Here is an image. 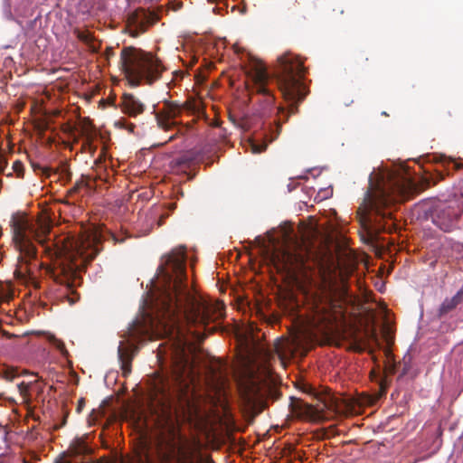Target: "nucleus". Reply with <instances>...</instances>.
Here are the masks:
<instances>
[{"instance_id": "nucleus-2", "label": "nucleus", "mask_w": 463, "mask_h": 463, "mask_svg": "<svg viewBox=\"0 0 463 463\" xmlns=\"http://www.w3.org/2000/svg\"><path fill=\"white\" fill-rule=\"evenodd\" d=\"M369 181L370 188L365 196L366 207L377 213L381 206L394 201L392 194H405L414 185L402 169L373 172Z\"/></svg>"}, {"instance_id": "nucleus-15", "label": "nucleus", "mask_w": 463, "mask_h": 463, "mask_svg": "<svg viewBox=\"0 0 463 463\" xmlns=\"http://www.w3.org/2000/svg\"><path fill=\"white\" fill-rule=\"evenodd\" d=\"M180 109L177 106H167L156 116L157 124L160 128L168 129L175 125V118L179 114Z\"/></svg>"}, {"instance_id": "nucleus-23", "label": "nucleus", "mask_w": 463, "mask_h": 463, "mask_svg": "<svg viewBox=\"0 0 463 463\" xmlns=\"http://www.w3.org/2000/svg\"><path fill=\"white\" fill-rule=\"evenodd\" d=\"M115 124H116V126H118L120 128H125V123L121 120L117 121Z\"/></svg>"}, {"instance_id": "nucleus-19", "label": "nucleus", "mask_w": 463, "mask_h": 463, "mask_svg": "<svg viewBox=\"0 0 463 463\" xmlns=\"http://www.w3.org/2000/svg\"><path fill=\"white\" fill-rule=\"evenodd\" d=\"M459 298H460V292H458L451 299H446L441 306V309L444 311H448V310L453 308L459 302Z\"/></svg>"}, {"instance_id": "nucleus-11", "label": "nucleus", "mask_w": 463, "mask_h": 463, "mask_svg": "<svg viewBox=\"0 0 463 463\" xmlns=\"http://www.w3.org/2000/svg\"><path fill=\"white\" fill-rule=\"evenodd\" d=\"M196 449L194 442H190L183 437H178L172 444L167 445L165 450L162 453V460L175 458L177 461L187 458L193 455Z\"/></svg>"}, {"instance_id": "nucleus-5", "label": "nucleus", "mask_w": 463, "mask_h": 463, "mask_svg": "<svg viewBox=\"0 0 463 463\" xmlns=\"http://www.w3.org/2000/svg\"><path fill=\"white\" fill-rule=\"evenodd\" d=\"M121 64L124 73L132 86H137L142 80L150 83L163 71L159 61L152 54L132 47L122 51Z\"/></svg>"}, {"instance_id": "nucleus-21", "label": "nucleus", "mask_w": 463, "mask_h": 463, "mask_svg": "<svg viewBox=\"0 0 463 463\" xmlns=\"http://www.w3.org/2000/svg\"><path fill=\"white\" fill-rule=\"evenodd\" d=\"M17 387H18L19 392L22 395L25 396L28 392V389H29L30 385H29V383H25L23 382V383H19L17 385Z\"/></svg>"}, {"instance_id": "nucleus-20", "label": "nucleus", "mask_w": 463, "mask_h": 463, "mask_svg": "<svg viewBox=\"0 0 463 463\" xmlns=\"http://www.w3.org/2000/svg\"><path fill=\"white\" fill-rule=\"evenodd\" d=\"M137 459L138 463H153L147 451H144L143 454H139Z\"/></svg>"}, {"instance_id": "nucleus-17", "label": "nucleus", "mask_w": 463, "mask_h": 463, "mask_svg": "<svg viewBox=\"0 0 463 463\" xmlns=\"http://www.w3.org/2000/svg\"><path fill=\"white\" fill-rule=\"evenodd\" d=\"M377 335L373 328L366 329L363 336L359 339L357 349L359 351L370 346L372 343H377Z\"/></svg>"}, {"instance_id": "nucleus-1", "label": "nucleus", "mask_w": 463, "mask_h": 463, "mask_svg": "<svg viewBox=\"0 0 463 463\" xmlns=\"http://www.w3.org/2000/svg\"><path fill=\"white\" fill-rule=\"evenodd\" d=\"M185 269L184 248L179 247L162 258L156 276L151 280V288L141 305V317L137 319L129 330L128 339L119 342L118 357L123 364L128 363L135 351L139 335L147 334L156 337H167L171 342L173 352L180 360L188 359L185 350L190 347V340L185 330L180 326L181 317L187 325L203 326L210 320L223 316L222 302L207 303L197 299L184 284ZM175 373V381L179 384L176 397L170 399L163 392L160 418L164 424L174 428L179 419L193 420L199 417L194 387H189V372Z\"/></svg>"}, {"instance_id": "nucleus-6", "label": "nucleus", "mask_w": 463, "mask_h": 463, "mask_svg": "<svg viewBox=\"0 0 463 463\" xmlns=\"http://www.w3.org/2000/svg\"><path fill=\"white\" fill-rule=\"evenodd\" d=\"M100 235L97 231H86L79 237L64 239L56 254L71 264V269H80L99 252Z\"/></svg>"}, {"instance_id": "nucleus-13", "label": "nucleus", "mask_w": 463, "mask_h": 463, "mask_svg": "<svg viewBox=\"0 0 463 463\" xmlns=\"http://www.w3.org/2000/svg\"><path fill=\"white\" fill-rule=\"evenodd\" d=\"M299 345L300 340L298 336L279 339L276 341L274 344V350L281 365H284V360L290 357Z\"/></svg>"}, {"instance_id": "nucleus-12", "label": "nucleus", "mask_w": 463, "mask_h": 463, "mask_svg": "<svg viewBox=\"0 0 463 463\" xmlns=\"http://www.w3.org/2000/svg\"><path fill=\"white\" fill-rule=\"evenodd\" d=\"M245 70L247 76L256 85V90L266 93L265 83L268 80V75L262 62L257 59H251Z\"/></svg>"}, {"instance_id": "nucleus-26", "label": "nucleus", "mask_w": 463, "mask_h": 463, "mask_svg": "<svg viewBox=\"0 0 463 463\" xmlns=\"http://www.w3.org/2000/svg\"><path fill=\"white\" fill-rule=\"evenodd\" d=\"M334 410H335V411H340V408H339V406H338V405H335V407L334 408Z\"/></svg>"}, {"instance_id": "nucleus-3", "label": "nucleus", "mask_w": 463, "mask_h": 463, "mask_svg": "<svg viewBox=\"0 0 463 463\" xmlns=\"http://www.w3.org/2000/svg\"><path fill=\"white\" fill-rule=\"evenodd\" d=\"M14 234V242L20 251L19 263L15 269V274L19 278H25L31 273V268L25 259H32L35 255V249L32 243V239L37 240L39 243H43V236L50 231L47 221H38L35 224L31 222L27 216L15 214L11 221Z\"/></svg>"}, {"instance_id": "nucleus-7", "label": "nucleus", "mask_w": 463, "mask_h": 463, "mask_svg": "<svg viewBox=\"0 0 463 463\" xmlns=\"http://www.w3.org/2000/svg\"><path fill=\"white\" fill-rule=\"evenodd\" d=\"M291 241L286 228L267 232L266 238L260 241L266 258L279 271L294 275L298 258L291 252L287 244Z\"/></svg>"}, {"instance_id": "nucleus-18", "label": "nucleus", "mask_w": 463, "mask_h": 463, "mask_svg": "<svg viewBox=\"0 0 463 463\" xmlns=\"http://www.w3.org/2000/svg\"><path fill=\"white\" fill-rule=\"evenodd\" d=\"M46 339L53 345L63 355L67 354V350L65 349L64 344L60 339H57L55 335L51 333H45Z\"/></svg>"}, {"instance_id": "nucleus-14", "label": "nucleus", "mask_w": 463, "mask_h": 463, "mask_svg": "<svg viewBox=\"0 0 463 463\" xmlns=\"http://www.w3.org/2000/svg\"><path fill=\"white\" fill-rule=\"evenodd\" d=\"M460 214L459 211H456L451 207L448 209L440 210L437 214V220L435 222L440 229L444 231H449L454 220L458 219Z\"/></svg>"}, {"instance_id": "nucleus-24", "label": "nucleus", "mask_w": 463, "mask_h": 463, "mask_svg": "<svg viewBox=\"0 0 463 463\" xmlns=\"http://www.w3.org/2000/svg\"><path fill=\"white\" fill-rule=\"evenodd\" d=\"M133 128H134V125H132V124H131V125H129V126L128 127V129L130 132H132V131H133Z\"/></svg>"}, {"instance_id": "nucleus-16", "label": "nucleus", "mask_w": 463, "mask_h": 463, "mask_svg": "<svg viewBox=\"0 0 463 463\" xmlns=\"http://www.w3.org/2000/svg\"><path fill=\"white\" fill-rule=\"evenodd\" d=\"M144 104L132 94H124L122 100L123 111L129 116L135 117L144 110Z\"/></svg>"}, {"instance_id": "nucleus-25", "label": "nucleus", "mask_w": 463, "mask_h": 463, "mask_svg": "<svg viewBox=\"0 0 463 463\" xmlns=\"http://www.w3.org/2000/svg\"><path fill=\"white\" fill-rule=\"evenodd\" d=\"M69 301L71 304H72L75 302V299L73 298H69Z\"/></svg>"}, {"instance_id": "nucleus-8", "label": "nucleus", "mask_w": 463, "mask_h": 463, "mask_svg": "<svg viewBox=\"0 0 463 463\" xmlns=\"http://www.w3.org/2000/svg\"><path fill=\"white\" fill-rule=\"evenodd\" d=\"M279 62L280 90L287 100L295 104L306 95L302 62L291 54L280 57Z\"/></svg>"}, {"instance_id": "nucleus-22", "label": "nucleus", "mask_w": 463, "mask_h": 463, "mask_svg": "<svg viewBox=\"0 0 463 463\" xmlns=\"http://www.w3.org/2000/svg\"><path fill=\"white\" fill-rule=\"evenodd\" d=\"M189 332L194 335V337L197 340L203 339V335L199 331H192L190 328L188 329Z\"/></svg>"}, {"instance_id": "nucleus-4", "label": "nucleus", "mask_w": 463, "mask_h": 463, "mask_svg": "<svg viewBox=\"0 0 463 463\" xmlns=\"http://www.w3.org/2000/svg\"><path fill=\"white\" fill-rule=\"evenodd\" d=\"M323 279L322 288L314 297L315 314L309 324L324 333L328 326L342 317V298L345 295V290L344 286L338 287L331 279Z\"/></svg>"}, {"instance_id": "nucleus-9", "label": "nucleus", "mask_w": 463, "mask_h": 463, "mask_svg": "<svg viewBox=\"0 0 463 463\" xmlns=\"http://www.w3.org/2000/svg\"><path fill=\"white\" fill-rule=\"evenodd\" d=\"M269 358L264 354L263 359ZM269 361H257L247 369V376L241 384V392L249 405H255L264 395L265 388L269 385L271 377V369Z\"/></svg>"}, {"instance_id": "nucleus-10", "label": "nucleus", "mask_w": 463, "mask_h": 463, "mask_svg": "<svg viewBox=\"0 0 463 463\" xmlns=\"http://www.w3.org/2000/svg\"><path fill=\"white\" fill-rule=\"evenodd\" d=\"M280 127L278 125L270 135L267 133H255L254 135L245 136L241 139V146L245 151L252 154H260L266 150L268 144L275 140L279 134Z\"/></svg>"}]
</instances>
